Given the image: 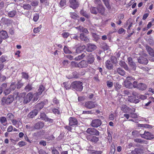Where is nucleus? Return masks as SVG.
<instances>
[{"label": "nucleus", "mask_w": 154, "mask_h": 154, "mask_svg": "<svg viewBox=\"0 0 154 154\" xmlns=\"http://www.w3.org/2000/svg\"><path fill=\"white\" fill-rule=\"evenodd\" d=\"M66 5V0H61L59 3V5L61 7H64Z\"/></svg>", "instance_id": "nucleus-36"}, {"label": "nucleus", "mask_w": 154, "mask_h": 154, "mask_svg": "<svg viewBox=\"0 0 154 154\" xmlns=\"http://www.w3.org/2000/svg\"><path fill=\"white\" fill-rule=\"evenodd\" d=\"M51 152L52 154H59V153L58 151L55 148H51Z\"/></svg>", "instance_id": "nucleus-52"}, {"label": "nucleus", "mask_w": 154, "mask_h": 154, "mask_svg": "<svg viewBox=\"0 0 154 154\" xmlns=\"http://www.w3.org/2000/svg\"><path fill=\"white\" fill-rule=\"evenodd\" d=\"M128 100L131 103H137L138 101H135L134 100V98L132 96H130L128 97Z\"/></svg>", "instance_id": "nucleus-46"}, {"label": "nucleus", "mask_w": 154, "mask_h": 154, "mask_svg": "<svg viewBox=\"0 0 154 154\" xmlns=\"http://www.w3.org/2000/svg\"><path fill=\"white\" fill-rule=\"evenodd\" d=\"M86 132L92 135L98 136L99 135V132L96 129L92 128H88L86 130Z\"/></svg>", "instance_id": "nucleus-7"}, {"label": "nucleus", "mask_w": 154, "mask_h": 154, "mask_svg": "<svg viewBox=\"0 0 154 154\" xmlns=\"http://www.w3.org/2000/svg\"><path fill=\"white\" fill-rule=\"evenodd\" d=\"M117 72L119 74L121 75H124L125 74V71L120 68H118L117 69Z\"/></svg>", "instance_id": "nucleus-34"}, {"label": "nucleus", "mask_w": 154, "mask_h": 154, "mask_svg": "<svg viewBox=\"0 0 154 154\" xmlns=\"http://www.w3.org/2000/svg\"><path fill=\"white\" fill-rule=\"evenodd\" d=\"M146 49L151 56L154 57V51L151 48L147 46L146 47Z\"/></svg>", "instance_id": "nucleus-25"}, {"label": "nucleus", "mask_w": 154, "mask_h": 154, "mask_svg": "<svg viewBox=\"0 0 154 154\" xmlns=\"http://www.w3.org/2000/svg\"><path fill=\"white\" fill-rule=\"evenodd\" d=\"M47 117L46 116L45 114L44 113H41L40 115V119H41L42 120H45Z\"/></svg>", "instance_id": "nucleus-45"}, {"label": "nucleus", "mask_w": 154, "mask_h": 154, "mask_svg": "<svg viewBox=\"0 0 154 154\" xmlns=\"http://www.w3.org/2000/svg\"><path fill=\"white\" fill-rule=\"evenodd\" d=\"M14 115L11 113H9L8 114L7 116V118L8 120H11L14 119Z\"/></svg>", "instance_id": "nucleus-37"}, {"label": "nucleus", "mask_w": 154, "mask_h": 154, "mask_svg": "<svg viewBox=\"0 0 154 154\" xmlns=\"http://www.w3.org/2000/svg\"><path fill=\"white\" fill-rule=\"evenodd\" d=\"M102 122L99 119H95L92 121L91 125V126L94 128H97L101 125Z\"/></svg>", "instance_id": "nucleus-9"}, {"label": "nucleus", "mask_w": 154, "mask_h": 154, "mask_svg": "<svg viewBox=\"0 0 154 154\" xmlns=\"http://www.w3.org/2000/svg\"><path fill=\"white\" fill-rule=\"evenodd\" d=\"M32 89V84H28L25 88V90L26 91H29Z\"/></svg>", "instance_id": "nucleus-35"}, {"label": "nucleus", "mask_w": 154, "mask_h": 154, "mask_svg": "<svg viewBox=\"0 0 154 154\" xmlns=\"http://www.w3.org/2000/svg\"><path fill=\"white\" fill-rule=\"evenodd\" d=\"M134 88H137L139 90L143 91L146 90L147 86L146 85L142 83H138L137 82H133Z\"/></svg>", "instance_id": "nucleus-2"}, {"label": "nucleus", "mask_w": 154, "mask_h": 154, "mask_svg": "<svg viewBox=\"0 0 154 154\" xmlns=\"http://www.w3.org/2000/svg\"><path fill=\"white\" fill-rule=\"evenodd\" d=\"M27 98H28L29 99H28V100H27L28 101L27 102H29L33 98V100L34 101H36L37 100H35V98L36 97V96H34V94H32V93H29L27 95Z\"/></svg>", "instance_id": "nucleus-26"}, {"label": "nucleus", "mask_w": 154, "mask_h": 154, "mask_svg": "<svg viewBox=\"0 0 154 154\" xmlns=\"http://www.w3.org/2000/svg\"><path fill=\"white\" fill-rule=\"evenodd\" d=\"M63 50L64 53L66 54H71L72 53V52L68 49L66 46H64Z\"/></svg>", "instance_id": "nucleus-43"}, {"label": "nucleus", "mask_w": 154, "mask_h": 154, "mask_svg": "<svg viewBox=\"0 0 154 154\" xmlns=\"http://www.w3.org/2000/svg\"><path fill=\"white\" fill-rule=\"evenodd\" d=\"M125 87L129 88H131L134 87L133 82L132 84L130 81L128 80H125L124 82Z\"/></svg>", "instance_id": "nucleus-18"}, {"label": "nucleus", "mask_w": 154, "mask_h": 154, "mask_svg": "<svg viewBox=\"0 0 154 154\" xmlns=\"http://www.w3.org/2000/svg\"><path fill=\"white\" fill-rule=\"evenodd\" d=\"M143 152V150L140 148H135L134 150L132 151L131 153L133 154H140Z\"/></svg>", "instance_id": "nucleus-24"}, {"label": "nucleus", "mask_w": 154, "mask_h": 154, "mask_svg": "<svg viewBox=\"0 0 154 154\" xmlns=\"http://www.w3.org/2000/svg\"><path fill=\"white\" fill-rule=\"evenodd\" d=\"M62 86L65 88L66 89L69 90L70 88H71V85H68L67 82H64L62 84Z\"/></svg>", "instance_id": "nucleus-40"}, {"label": "nucleus", "mask_w": 154, "mask_h": 154, "mask_svg": "<svg viewBox=\"0 0 154 154\" xmlns=\"http://www.w3.org/2000/svg\"><path fill=\"white\" fill-rule=\"evenodd\" d=\"M11 122L12 124L17 128L19 127L22 124L21 120L20 119H13L12 120Z\"/></svg>", "instance_id": "nucleus-12"}, {"label": "nucleus", "mask_w": 154, "mask_h": 154, "mask_svg": "<svg viewBox=\"0 0 154 154\" xmlns=\"http://www.w3.org/2000/svg\"><path fill=\"white\" fill-rule=\"evenodd\" d=\"M107 133L108 134L107 139L109 142H110L112 141V137L111 134H110L109 131L108 130H107Z\"/></svg>", "instance_id": "nucleus-41"}, {"label": "nucleus", "mask_w": 154, "mask_h": 154, "mask_svg": "<svg viewBox=\"0 0 154 154\" xmlns=\"http://www.w3.org/2000/svg\"><path fill=\"white\" fill-rule=\"evenodd\" d=\"M141 137L146 139H152L154 138V136L150 133L148 131H145L143 134H140Z\"/></svg>", "instance_id": "nucleus-5"}, {"label": "nucleus", "mask_w": 154, "mask_h": 154, "mask_svg": "<svg viewBox=\"0 0 154 154\" xmlns=\"http://www.w3.org/2000/svg\"><path fill=\"white\" fill-rule=\"evenodd\" d=\"M31 5L32 6H36L38 5V2L36 1L32 2L31 3Z\"/></svg>", "instance_id": "nucleus-61"}, {"label": "nucleus", "mask_w": 154, "mask_h": 154, "mask_svg": "<svg viewBox=\"0 0 154 154\" xmlns=\"http://www.w3.org/2000/svg\"><path fill=\"white\" fill-rule=\"evenodd\" d=\"M63 65L65 66H67L68 64V61L67 60H64L62 62Z\"/></svg>", "instance_id": "nucleus-64"}, {"label": "nucleus", "mask_w": 154, "mask_h": 154, "mask_svg": "<svg viewBox=\"0 0 154 154\" xmlns=\"http://www.w3.org/2000/svg\"><path fill=\"white\" fill-rule=\"evenodd\" d=\"M70 7L73 9H75L79 6V3L76 0H70Z\"/></svg>", "instance_id": "nucleus-10"}, {"label": "nucleus", "mask_w": 154, "mask_h": 154, "mask_svg": "<svg viewBox=\"0 0 154 154\" xmlns=\"http://www.w3.org/2000/svg\"><path fill=\"white\" fill-rule=\"evenodd\" d=\"M45 89V88L43 85H41L39 86L37 92L34 94V96H36V97H35V100H38L39 97V95L42 94L44 91Z\"/></svg>", "instance_id": "nucleus-4"}, {"label": "nucleus", "mask_w": 154, "mask_h": 154, "mask_svg": "<svg viewBox=\"0 0 154 154\" xmlns=\"http://www.w3.org/2000/svg\"><path fill=\"white\" fill-rule=\"evenodd\" d=\"M135 109L134 108L131 107H129L128 112L130 114L131 113H134L135 112Z\"/></svg>", "instance_id": "nucleus-47"}, {"label": "nucleus", "mask_w": 154, "mask_h": 154, "mask_svg": "<svg viewBox=\"0 0 154 154\" xmlns=\"http://www.w3.org/2000/svg\"><path fill=\"white\" fill-rule=\"evenodd\" d=\"M90 11L92 14H96L98 11V8L94 7H92L90 8Z\"/></svg>", "instance_id": "nucleus-33"}, {"label": "nucleus", "mask_w": 154, "mask_h": 154, "mask_svg": "<svg viewBox=\"0 0 154 154\" xmlns=\"http://www.w3.org/2000/svg\"><path fill=\"white\" fill-rule=\"evenodd\" d=\"M97 105L95 102L91 101H88L86 102L85 104V106L87 108L89 109L93 108Z\"/></svg>", "instance_id": "nucleus-6"}, {"label": "nucleus", "mask_w": 154, "mask_h": 154, "mask_svg": "<svg viewBox=\"0 0 154 154\" xmlns=\"http://www.w3.org/2000/svg\"><path fill=\"white\" fill-rule=\"evenodd\" d=\"M39 18V15L37 14H35L33 17V20L35 22L38 21Z\"/></svg>", "instance_id": "nucleus-48"}, {"label": "nucleus", "mask_w": 154, "mask_h": 154, "mask_svg": "<svg viewBox=\"0 0 154 154\" xmlns=\"http://www.w3.org/2000/svg\"><path fill=\"white\" fill-rule=\"evenodd\" d=\"M69 125L70 126L76 125L78 123L77 119L74 117H70L69 119Z\"/></svg>", "instance_id": "nucleus-11"}, {"label": "nucleus", "mask_w": 154, "mask_h": 154, "mask_svg": "<svg viewBox=\"0 0 154 154\" xmlns=\"http://www.w3.org/2000/svg\"><path fill=\"white\" fill-rule=\"evenodd\" d=\"M38 113V111L37 110L35 109L30 112L28 115L29 118H33Z\"/></svg>", "instance_id": "nucleus-21"}, {"label": "nucleus", "mask_w": 154, "mask_h": 154, "mask_svg": "<svg viewBox=\"0 0 154 154\" xmlns=\"http://www.w3.org/2000/svg\"><path fill=\"white\" fill-rule=\"evenodd\" d=\"M129 107L125 105H123L121 107V110L125 113H128Z\"/></svg>", "instance_id": "nucleus-31"}, {"label": "nucleus", "mask_w": 154, "mask_h": 154, "mask_svg": "<svg viewBox=\"0 0 154 154\" xmlns=\"http://www.w3.org/2000/svg\"><path fill=\"white\" fill-rule=\"evenodd\" d=\"M0 122L4 126L6 125L7 123L6 119L4 117H1L0 118Z\"/></svg>", "instance_id": "nucleus-29"}, {"label": "nucleus", "mask_w": 154, "mask_h": 154, "mask_svg": "<svg viewBox=\"0 0 154 154\" xmlns=\"http://www.w3.org/2000/svg\"><path fill=\"white\" fill-rule=\"evenodd\" d=\"M16 13V11H13L9 12L8 13V15L10 17H13L15 15Z\"/></svg>", "instance_id": "nucleus-42"}, {"label": "nucleus", "mask_w": 154, "mask_h": 154, "mask_svg": "<svg viewBox=\"0 0 154 154\" xmlns=\"http://www.w3.org/2000/svg\"><path fill=\"white\" fill-rule=\"evenodd\" d=\"M26 144V142L23 141H20L18 143V145L20 147H22L23 146L25 145Z\"/></svg>", "instance_id": "nucleus-58"}, {"label": "nucleus", "mask_w": 154, "mask_h": 154, "mask_svg": "<svg viewBox=\"0 0 154 154\" xmlns=\"http://www.w3.org/2000/svg\"><path fill=\"white\" fill-rule=\"evenodd\" d=\"M113 62L112 61L107 60L105 63L106 67L109 69H111L113 68Z\"/></svg>", "instance_id": "nucleus-20"}, {"label": "nucleus", "mask_w": 154, "mask_h": 154, "mask_svg": "<svg viewBox=\"0 0 154 154\" xmlns=\"http://www.w3.org/2000/svg\"><path fill=\"white\" fill-rule=\"evenodd\" d=\"M94 2L95 4L96 5H97L98 6L102 5L100 0H94Z\"/></svg>", "instance_id": "nucleus-57"}, {"label": "nucleus", "mask_w": 154, "mask_h": 154, "mask_svg": "<svg viewBox=\"0 0 154 154\" xmlns=\"http://www.w3.org/2000/svg\"><path fill=\"white\" fill-rule=\"evenodd\" d=\"M53 112L55 114H59L60 113V111L57 109H52Z\"/></svg>", "instance_id": "nucleus-60"}, {"label": "nucleus", "mask_w": 154, "mask_h": 154, "mask_svg": "<svg viewBox=\"0 0 154 154\" xmlns=\"http://www.w3.org/2000/svg\"><path fill=\"white\" fill-rule=\"evenodd\" d=\"M44 126L43 123L42 122H40L35 124L34 128L37 129H39L42 128Z\"/></svg>", "instance_id": "nucleus-23"}, {"label": "nucleus", "mask_w": 154, "mask_h": 154, "mask_svg": "<svg viewBox=\"0 0 154 154\" xmlns=\"http://www.w3.org/2000/svg\"><path fill=\"white\" fill-rule=\"evenodd\" d=\"M71 64L75 67L80 68L86 67L88 66V63L85 60H82L78 63L72 61L71 62Z\"/></svg>", "instance_id": "nucleus-3"}, {"label": "nucleus", "mask_w": 154, "mask_h": 154, "mask_svg": "<svg viewBox=\"0 0 154 154\" xmlns=\"http://www.w3.org/2000/svg\"><path fill=\"white\" fill-rule=\"evenodd\" d=\"M116 90L118 91L119 89L121 87V85H119L118 83H116L114 85Z\"/></svg>", "instance_id": "nucleus-55"}, {"label": "nucleus", "mask_w": 154, "mask_h": 154, "mask_svg": "<svg viewBox=\"0 0 154 154\" xmlns=\"http://www.w3.org/2000/svg\"><path fill=\"white\" fill-rule=\"evenodd\" d=\"M80 37L82 41H84L86 42H88L89 41V39L85 36L83 33H82L80 34Z\"/></svg>", "instance_id": "nucleus-27"}, {"label": "nucleus", "mask_w": 154, "mask_h": 154, "mask_svg": "<svg viewBox=\"0 0 154 154\" xmlns=\"http://www.w3.org/2000/svg\"><path fill=\"white\" fill-rule=\"evenodd\" d=\"M138 62L139 63L143 64H146L148 63V60L146 58L140 56L138 59Z\"/></svg>", "instance_id": "nucleus-15"}, {"label": "nucleus", "mask_w": 154, "mask_h": 154, "mask_svg": "<svg viewBox=\"0 0 154 154\" xmlns=\"http://www.w3.org/2000/svg\"><path fill=\"white\" fill-rule=\"evenodd\" d=\"M6 57L3 56H2L0 57V63H3L6 61Z\"/></svg>", "instance_id": "nucleus-56"}, {"label": "nucleus", "mask_w": 154, "mask_h": 154, "mask_svg": "<svg viewBox=\"0 0 154 154\" xmlns=\"http://www.w3.org/2000/svg\"><path fill=\"white\" fill-rule=\"evenodd\" d=\"M98 11L101 14H102L104 13L105 8L102 5L98 6Z\"/></svg>", "instance_id": "nucleus-32"}, {"label": "nucleus", "mask_w": 154, "mask_h": 154, "mask_svg": "<svg viewBox=\"0 0 154 154\" xmlns=\"http://www.w3.org/2000/svg\"><path fill=\"white\" fill-rule=\"evenodd\" d=\"M70 15L71 18L74 19H76L78 17V15L75 13H70Z\"/></svg>", "instance_id": "nucleus-49"}, {"label": "nucleus", "mask_w": 154, "mask_h": 154, "mask_svg": "<svg viewBox=\"0 0 154 154\" xmlns=\"http://www.w3.org/2000/svg\"><path fill=\"white\" fill-rule=\"evenodd\" d=\"M17 93L18 94V92H16L15 94H17ZM26 95L25 93H20L19 95L18 94L17 97H18L19 98V99H21V98H23L24 97H25Z\"/></svg>", "instance_id": "nucleus-44"}, {"label": "nucleus", "mask_w": 154, "mask_h": 154, "mask_svg": "<svg viewBox=\"0 0 154 154\" xmlns=\"http://www.w3.org/2000/svg\"><path fill=\"white\" fill-rule=\"evenodd\" d=\"M44 106V103L43 102H41L40 103H38L36 106L35 107L36 109L38 111L42 109Z\"/></svg>", "instance_id": "nucleus-28"}, {"label": "nucleus", "mask_w": 154, "mask_h": 154, "mask_svg": "<svg viewBox=\"0 0 154 154\" xmlns=\"http://www.w3.org/2000/svg\"><path fill=\"white\" fill-rule=\"evenodd\" d=\"M23 77L25 79H28L29 78L28 75L26 73L23 72L22 73Z\"/></svg>", "instance_id": "nucleus-63"}, {"label": "nucleus", "mask_w": 154, "mask_h": 154, "mask_svg": "<svg viewBox=\"0 0 154 154\" xmlns=\"http://www.w3.org/2000/svg\"><path fill=\"white\" fill-rule=\"evenodd\" d=\"M86 59L87 60V63L90 64L93 63L94 60V57L91 54H90L87 56Z\"/></svg>", "instance_id": "nucleus-16"}, {"label": "nucleus", "mask_w": 154, "mask_h": 154, "mask_svg": "<svg viewBox=\"0 0 154 154\" xmlns=\"http://www.w3.org/2000/svg\"><path fill=\"white\" fill-rule=\"evenodd\" d=\"M128 60L129 66L134 70H135L136 67V64L134 62L132 61V58L131 57H128Z\"/></svg>", "instance_id": "nucleus-14"}, {"label": "nucleus", "mask_w": 154, "mask_h": 154, "mask_svg": "<svg viewBox=\"0 0 154 154\" xmlns=\"http://www.w3.org/2000/svg\"><path fill=\"white\" fill-rule=\"evenodd\" d=\"M18 94L17 93V94H15L14 93V95H9L6 100L5 103L7 104H8L12 103L14 100V97H15V98H17H17Z\"/></svg>", "instance_id": "nucleus-8"}, {"label": "nucleus", "mask_w": 154, "mask_h": 154, "mask_svg": "<svg viewBox=\"0 0 154 154\" xmlns=\"http://www.w3.org/2000/svg\"><path fill=\"white\" fill-rule=\"evenodd\" d=\"M92 35L95 41H97L99 38V36L95 33H92Z\"/></svg>", "instance_id": "nucleus-54"}, {"label": "nucleus", "mask_w": 154, "mask_h": 154, "mask_svg": "<svg viewBox=\"0 0 154 154\" xmlns=\"http://www.w3.org/2000/svg\"><path fill=\"white\" fill-rule=\"evenodd\" d=\"M104 2V3L105 4L106 6L107 7V8L109 9L111 8L109 4V3L108 1V0H103Z\"/></svg>", "instance_id": "nucleus-50"}, {"label": "nucleus", "mask_w": 154, "mask_h": 154, "mask_svg": "<svg viewBox=\"0 0 154 154\" xmlns=\"http://www.w3.org/2000/svg\"><path fill=\"white\" fill-rule=\"evenodd\" d=\"M42 27V25H40L37 27L35 28L33 30L34 32L35 33H36L39 32L40 31Z\"/></svg>", "instance_id": "nucleus-38"}, {"label": "nucleus", "mask_w": 154, "mask_h": 154, "mask_svg": "<svg viewBox=\"0 0 154 154\" xmlns=\"http://www.w3.org/2000/svg\"><path fill=\"white\" fill-rule=\"evenodd\" d=\"M82 82L80 81H75L71 83V88L77 91H81L83 88Z\"/></svg>", "instance_id": "nucleus-1"}, {"label": "nucleus", "mask_w": 154, "mask_h": 154, "mask_svg": "<svg viewBox=\"0 0 154 154\" xmlns=\"http://www.w3.org/2000/svg\"><path fill=\"white\" fill-rule=\"evenodd\" d=\"M23 85V84L21 83L20 81L17 82V88L18 89L20 88Z\"/></svg>", "instance_id": "nucleus-59"}, {"label": "nucleus", "mask_w": 154, "mask_h": 154, "mask_svg": "<svg viewBox=\"0 0 154 154\" xmlns=\"http://www.w3.org/2000/svg\"><path fill=\"white\" fill-rule=\"evenodd\" d=\"M87 138L88 140L92 143H96L99 140L98 137L91 135L87 136Z\"/></svg>", "instance_id": "nucleus-13"}, {"label": "nucleus", "mask_w": 154, "mask_h": 154, "mask_svg": "<svg viewBox=\"0 0 154 154\" xmlns=\"http://www.w3.org/2000/svg\"><path fill=\"white\" fill-rule=\"evenodd\" d=\"M79 32H83L85 33H88V32L87 29L82 26H79V27H75Z\"/></svg>", "instance_id": "nucleus-19"}, {"label": "nucleus", "mask_w": 154, "mask_h": 154, "mask_svg": "<svg viewBox=\"0 0 154 154\" xmlns=\"http://www.w3.org/2000/svg\"><path fill=\"white\" fill-rule=\"evenodd\" d=\"M16 88V86L14 82H12L11 83L10 87V89L11 90L14 91Z\"/></svg>", "instance_id": "nucleus-53"}, {"label": "nucleus", "mask_w": 154, "mask_h": 154, "mask_svg": "<svg viewBox=\"0 0 154 154\" xmlns=\"http://www.w3.org/2000/svg\"><path fill=\"white\" fill-rule=\"evenodd\" d=\"M62 35L64 38H67L69 35V33L68 32H63L62 34Z\"/></svg>", "instance_id": "nucleus-62"}, {"label": "nucleus", "mask_w": 154, "mask_h": 154, "mask_svg": "<svg viewBox=\"0 0 154 154\" xmlns=\"http://www.w3.org/2000/svg\"><path fill=\"white\" fill-rule=\"evenodd\" d=\"M85 48V46L84 45H83L77 48L76 50V53H79L83 51Z\"/></svg>", "instance_id": "nucleus-30"}, {"label": "nucleus", "mask_w": 154, "mask_h": 154, "mask_svg": "<svg viewBox=\"0 0 154 154\" xmlns=\"http://www.w3.org/2000/svg\"><path fill=\"white\" fill-rule=\"evenodd\" d=\"M97 48L96 46L93 44H88L87 45V51L88 52H91Z\"/></svg>", "instance_id": "nucleus-17"}, {"label": "nucleus", "mask_w": 154, "mask_h": 154, "mask_svg": "<svg viewBox=\"0 0 154 154\" xmlns=\"http://www.w3.org/2000/svg\"><path fill=\"white\" fill-rule=\"evenodd\" d=\"M102 153V152L100 151L92 150L91 151V154H101Z\"/></svg>", "instance_id": "nucleus-51"}, {"label": "nucleus", "mask_w": 154, "mask_h": 154, "mask_svg": "<svg viewBox=\"0 0 154 154\" xmlns=\"http://www.w3.org/2000/svg\"><path fill=\"white\" fill-rule=\"evenodd\" d=\"M31 5L28 4H24L23 6V8L24 9L28 10H30L31 8Z\"/></svg>", "instance_id": "nucleus-39"}, {"label": "nucleus", "mask_w": 154, "mask_h": 154, "mask_svg": "<svg viewBox=\"0 0 154 154\" xmlns=\"http://www.w3.org/2000/svg\"><path fill=\"white\" fill-rule=\"evenodd\" d=\"M0 37L3 39H5L8 37V35L6 31L2 30L0 32Z\"/></svg>", "instance_id": "nucleus-22"}]
</instances>
